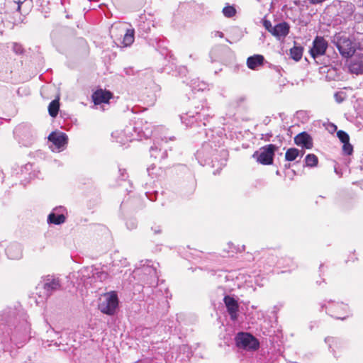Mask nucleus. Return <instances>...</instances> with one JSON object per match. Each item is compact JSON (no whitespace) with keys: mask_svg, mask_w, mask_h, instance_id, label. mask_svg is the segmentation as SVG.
<instances>
[{"mask_svg":"<svg viewBox=\"0 0 363 363\" xmlns=\"http://www.w3.org/2000/svg\"><path fill=\"white\" fill-rule=\"evenodd\" d=\"M145 194H146V196L147 197V199L152 201H154L157 199V191H155L153 193L146 192Z\"/></svg>","mask_w":363,"mask_h":363,"instance_id":"36","label":"nucleus"},{"mask_svg":"<svg viewBox=\"0 0 363 363\" xmlns=\"http://www.w3.org/2000/svg\"><path fill=\"white\" fill-rule=\"evenodd\" d=\"M151 230L154 232L155 234H159L161 233L162 232V229L160 225L152 226L151 228Z\"/></svg>","mask_w":363,"mask_h":363,"instance_id":"40","label":"nucleus"},{"mask_svg":"<svg viewBox=\"0 0 363 363\" xmlns=\"http://www.w3.org/2000/svg\"><path fill=\"white\" fill-rule=\"evenodd\" d=\"M13 133L18 139V143L25 147L31 146L35 142V130L28 123L19 124L15 128Z\"/></svg>","mask_w":363,"mask_h":363,"instance_id":"7","label":"nucleus"},{"mask_svg":"<svg viewBox=\"0 0 363 363\" xmlns=\"http://www.w3.org/2000/svg\"><path fill=\"white\" fill-rule=\"evenodd\" d=\"M174 139H175V138L174 136L169 138V140H174Z\"/></svg>","mask_w":363,"mask_h":363,"instance_id":"50","label":"nucleus"},{"mask_svg":"<svg viewBox=\"0 0 363 363\" xmlns=\"http://www.w3.org/2000/svg\"><path fill=\"white\" fill-rule=\"evenodd\" d=\"M66 211V209L65 207L62 206H57L55 207L52 212H56V214L57 215H60V214H65V212Z\"/></svg>","mask_w":363,"mask_h":363,"instance_id":"35","label":"nucleus"},{"mask_svg":"<svg viewBox=\"0 0 363 363\" xmlns=\"http://www.w3.org/2000/svg\"><path fill=\"white\" fill-rule=\"evenodd\" d=\"M318 158L314 154H308L305 157V165L308 167H314L318 165Z\"/></svg>","mask_w":363,"mask_h":363,"instance_id":"26","label":"nucleus"},{"mask_svg":"<svg viewBox=\"0 0 363 363\" xmlns=\"http://www.w3.org/2000/svg\"><path fill=\"white\" fill-rule=\"evenodd\" d=\"M284 167H285L286 169H289V168H290L291 164H286Z\"/></svg>","mask_w":363,"mask_h":363,"instance_id":"49","label":"nucleus"},{"mask_svg":"<svg viewBox=\"0 0 363 363\" xmlns=\"http://www.w3.org/2000/svg\"><path fill=\"white\" fill-rule=\"evenodd\" d=\"M205 86H206V84H203L201 85V86H200V87L199 88V90H203V89L205 88Z\"/></svg>","mask_w":363,"mask_h":363,"instance_id":"47","label":"nucleus"},{"mask_svg":"<svg viewBox=\"0 0 363 363\" xmlns=\"http://www.w3.org/2000/svg\"><path fill=\"white\" fill-rule=\"evenodd\" d=\"M61 281L58 277L53 275H47L43 277L40 282L36 286L37 293L43 298H49L53 293L60 290Z\"/></svg>","mask_w":363,"mask_h":363,"instance_id":"5","label":"nucleus"},{"mask_svg":"<svg viewBox=\"0 0 363 363\" xmlns=\"http://www.w3.org/2000/svg\"><path fill=\"white\" fill-rule=\"evenodd\" d=\"M211 117L206 101L195 105L194 108L180 116L182 123L191 128L206 126Z\"/></svg>","mask_w":363,"mask_h":363,"instance_id":"2","label":"nucleus"},{"mask_svg":"<svg viewBox=\"0 0 363 363\" xmlns=\"http://www.w3.org/2000/svg\"><path fill=\"white\" fill-rule=\"evenodd\" d=\"M16 345L18 347H22V345H18V343L15 342Z\"/></svg>","mask_w":363,"mask_h":363,"instance_id":"53","label":"nucleus"},{"mask_svg":"<svg viewBox=\"0 0 363 363\" xmlns=\"http://www.w3.org/2000/svg\"><path fill=\"white\" fill-rule=\"evenodd\" d=\"M134 273L136 275L141 276V281L144 284L150 287H155L158 284V275L156 269L150 265L143 266L140 269H136Z\"/></svg>","mask_w":363,"mask_h":363,"instance_id":"12","label":"nucleus"},{"mask_svg":"<svg viewBox=\"0 0 363 363\" xmlns=\"http://www.w3.org/2000/svg\"><path fill=\"white\" fill-rule=\"evenodd\" d=\"M303 48L301 45L297 46L296 43L294 42V46L290 49L291 57L298 62L303 56Z\"/></svg>","mask_w":363,"mask_h":363,"instance_id":"23","label":"nucleus"},{"mask_svg":"<svg viewBox=\"0 0 363 363\" xmlns=\"http://www.w3.org/2000/svg\"><path fill=\"white\" fill-rule=\"evenodd\" d=\"M150 155H151V157H155V158H157V153H158V152H160V150H157V147H155V146H152V147H150Z\"/></svg>","mask_w":363,"mask_h":363,"instance_id":"37","label":"nucleus"},{"mask_svg":"<svg viewBox=\"0 0 363 363\" xmlns=\"http://www.w3.org/2000/svg\"><path fill=\"white\" fill-rule=\"evenodd\" d=\"M118 297L116 291H111L104 294V300L99 304V309L101 313L108 315L115 314L118 307Z\"/></svg>","mask_w":363,"mask_h":363,"instance_id":"8","label":"nucleus"},{"mask_svg":"<svg viewBox=\"0 0 363 363\" xmlns=\"http://www.w3.org/2000/svg\"><path fill=\"white\" fill-rule=\"evenodd\" d=\"M342 150H343L344 153L347 155H351L352 154L353 147L350 143V141H348L347 143H343Z\"/></svg>","mask_w":363,"mask_h":363,"instance_id":"32","label":"nucleus"},{"mask_svg":"<svg viewBox=\"0 0 363 363\" xmlns=\"http://www.w3.org/2000/svg\"><path fill=\"white\" fill-rule=\"evenodd\" d=\"M277 149L278 147L276 145H267L261 147L259 150L255 151L252 155V157L261 164H272L275 152L277 150Z\"/></svg>","mask_w":363,"mask_h":363,"instance_id":"9","label":"nucleus"},{"mask_svg":"<svg viewBox=\"0 0 363 363\" xmlns=\"http://www.w3.org/2000/svg\"><path fill=\"white\" fill-rule=\"evenodd\" d=\"M6 254L11 259H18L22 257V247L19 243H11L5 250Z\"/></svg>","mask_w":363,"mask_h":363,"instance_id":"19","label":"nucleus"},{"mask_svg":"<svg viewBox=\"0 0 363 363\" xmlns=\"http://www.w3.org/2000/svg\"><path fill=\"white\" fill-rule=\"evenodd\" d=\"M334 97H335V101L337 103H341L344 101V97L342 96V93H339V92L335 93Z\"/></svg>","mask_w":363,"mask_h":363,"instance_id":"38","label":"nucleus"},{"mask_svg":"<svg viewBox=\"0 0 363 363\" xmlns=\"http://www.w3.org/2000/svg\"><path fill=\"white\" fill-rule=\"evenodd\" d=\"M235 341L238 348L245 350L255 351L259 347V340L249 333L239 332L235 337Z\"/></svg>","mask_w":363,"mask_h":363,"instance_id":"10","label":"nucleus"},{"mask_svg":"<svg viewBox=\"0 0 363 363\" xmlns=\"http://www.w3.org/2000/svg\"><path fill=\"white\" fill-rule=\"evenodd\" d=\"M216 35L218 36H219L220 38H223V33L222 32H220V31H217L216 32Z\"/></svg>","mask_w":363,"mask_h":363,"instance_id":"45","label":"nucleus"},{"mask_svg":"<svg viewBox=\"0 0 363 363\" xmlns=\"http://www.w3.org/2000/svg\"><path fill=\"white\" fill-rule=\"evenodd\" d=\"M329 127H330L329 131H330V132L335 131L337 130V126L334 124H330L329 125Z\"/></svg>","mask_w":363,"mask_h":363,"instance_id":"43","label":"nucleus"},{"mask_svg":"<svg viewBox=\"0 0 363 363\" xmlns=\"http://www.w3.org/2000/svg\"><path fill=\"white\" fill-rule=\"evenodd\" d=\"M49 141L57 148H63L68 142V137L65 133L52 132L48 136Z\"/></svg>","mask_w":363,"mask_h":363,"instance_id":"16","label":"nucleus"},{"mask_svg":"<svg viewBox=\"0 0 363 363\" xmlns=\"http://www.w3.org/2000/svg\"><path fill=\"white\" fill-rule=\"evenodd\" d=\"M66 18H70L69 15H68V14H67V15L66 16Z\"/></svg>","mask_w":363,"mask_h":363,"instance_id":"54","label":"nucleus"},{"mask_svg":"<svg viewBox=\"0 0 363 363\" xmlns=\"http://www.w3.org/2000/svg\"><path fill=\"white\" fill-rule=\"evenodd\" d=\"M271 121V119L269 116H267L264 118L262 123L263 124H264L265 125H267Z\"/></svg>","mask_w":363,"mask_h":363,"instance_id":"41","label":"nucleus"},{"mask_svg":"<svg viewBox=\"0 0 363 363\" xmlns=\"http://www.w3.org/2000/svg\"><path fill=\"white\" fill-rule=\"evenodd\" d=\"M247 100V97L245 95H242L240 96H238L235 100L234 103L235 104L236 106H240L242 104H244Z\"/></svg>","mask_w":363,"mask_h":363,"instance_id":"34","label":"nucleus"},{"mask_svg":"<svg viewBox=\"0 0 363 363\" xmlns=\"http://www.w3.org/2000/svg\"><path fill=\"white\" fill-rule=\"evenodd\" d=\"M328 48V41L320 35H316L313 41V46L310 49L311 56L318 63V60L325 55Z\"/></svg>","mask_w":363,"mask_h":363,"instance_id":"13","label":"nucleus"},{"mask_svg":"<svg viewBox=\"0 0 363 363\" xmlns=\"http://www.w3.org/2000/svg\"><path fill=\"white\" fill-rule=\"evenodd\" d=\"M91 97L95 105L107 104L112 97V93L109 91L100 89L94 91Z\"/></svg>","mask_w":363,"mask_h":363,"instance_id":"17","label":"nucleus"},{"mask_svg":"<svg viewBox=\"0 0 363 363\" xmlns=\"http://www.w3.org/2000/svg\"><path fill=\"white\" fill-rule=\"evenodd\" d=\"M66 220L65 214H56V212H51L48 216V223L50 224L61 225Z\"/></svg>","mask_w":363,"mask_h":363,"instance_id":"21","label":"nucleus"},{"mask_svg":"<svg viewBox=\"0 0 363 363\" xmlns=\"http://www.w3.org/2000/svg\"><path fill=\"white\" fill-rule=\"evenodd\" d=\"M219 142L215 139L205 142L201 148L197 151L196 157L198 159L203 160L205 164H212L214 166V162L219 160L218 156L225 158L228 155V152L225 149H219Z\"/></svg>","mask_w":363,"mask_h":363,"instance_id":"4","label":"nucleus"},{"mask_svg":"<svg viewBox=\"0 0 363 363\" xmlns=\"http://www.w3.org/2000/svg\"><path fill=\"white\" fill-rule=\"evenodd\" d=\"M95 279L102 281L108 277V274L104 271L96 272L93 274Z\"/></svg>","mask_w":363,"mask_h":363,"instance_id":"30","label":"nucleus"},{"mask_svg":"<svg viewBox=\"0 0 363 363\" xmlns=\"http://www.w3.org/2000/svg\"><path fill=\"white\" fill-rule=\"evenodd\" d=\"M134 29H128L123 36V44L124 46L128 47L133 44L134 42Z\"/></svg>","mask_w":363,"mask_h":363,"instance_id":"24","label":"nucleus"},{"mask_svg":"<svg viewBox=\"0 0 363 363\" xmlns=\"http://www.w3.org/2000/svg\"><path fill=\"white\" fill-rule=\"evenodd\" d=\"M194 189H195V184L194 183L193 186H192V190L194 191Z\"/></svg>","mask_w":363,"mask_h":363,"instance_id":"51","label":"nucleus"},{"mask_svg":"<svg viewBox=\"0 0 363 363\" xmlns=\"http://www.w3.org/2000/svg\"><path fill=\"white\" fill-rule=\"evenodd\" d=\"M165 140V142H167V138L166 137H164V138H162V140Z\"/></svg>","mask_w":363,"mask_h":363,"instance_id":"52","label":"nucleus"},{"mask_svg":"<svg viewBox=\"0 0 363 363\" xmlns=\"http://www.w3.org/2000/svg\"><path fill=\"white\" fill-rule=\"evenodd\" d=\"M294 143L306 149H311L313 147V139L311 136L306 131L298 133L294 138Z\"/></svg>","mask_w":363,"mask_h":363,"instance_id":"18","label":"nucleus"},{"mask_svg":"<svg viewBox=\"0 0 363 363\" xmlns=\"http://www.w3.org/2000/svg\"><path fill=\"white\" fill-rule=\"evenodd\" d=\"M272 137V133L270 132L265 135H262L261 139L264 140L265 141H270Z\"/></svg>","mask_w":363,"mask_h":363,"instance_id":"39","label":"nucleus"},{"mask_svg":"<svg viewBox=\"0 0 363 363\" xmlns=\"http://www.w3.org/2000/svg\"><path fill=\"white\" fill-rule=\"evenodd\" d=\"M126 227L129 230L135 229L138 226V221L135 218H130L125 223Z\"/></svg>","mask_w":363,"mask_h":363,"instance_id":"31","label":"nucleus"},{"mask_svg":"<svg viewBox=\"0 0 363 363\" xmlns=\"http://www.w3.org/2000/svg\"><path fill=\"white\" fill-rule=\"evenodd\" d=\"M60 109V103L57 99L52 100L48 106V113L50 116L55 118L57 116Z\"/></svg>","mask_w":363,"mask_h":363,"instance_id":"25","label":"nucleus"},{"mask_svg":"<svg viewBox=\"0 0 363 363\" xmlns=\"http://www.w3.org/2000/svg\"><path fill=\"white\" fill-rule=\"evenodd\" d=\"M152 133L147 121H144L143 118H138L134 124L126 126L121 133L118 131L113 133L112 137L115 138L117 142L125 143L126 141L140 140L143 138H148Z\"/></svg>","mask_w":363,"mask_h":363,"instance_id":"1","label":"nucleus"},{"mask_svg":"<svg viewBox=\"0 0 363 363\" xmlns=\"http://www.w3.org/2000/svg\"><path fill=\"white\" fill-rule=\"evenodd\" d=\"M227 311L233 321H236L238 318V312L239 311V304L237 300L230 296L226 295L223 298Z\"/></svg>","mask_w":363,"mask_h":363,"instance_id":"14","label":"nucleus"},{"mask_svg":"<svg viewBox=\"0 0 363 363\" xmlns=\"http://www.w3.org/2000/svg\"><path fill=\"white\" fill-rule=\"evenodd\" d=\"M119 172H121V177H122V179H125V178H124V173H125V169H119Z\"/></svg>","mask_w":363,"mask_h":363,"instance_id":"44","label":"nucleus"},{"mask_svg":"<svg viewBox=\"0 0 363 363\" xmlns=\"http://www.w3.org/2000/svg\"><path fill=\"white\" fill-rule=\"evenodd\" d=\"M303 155V152L300 151L297 148L291 147L289 148L285 153V160L289 162H293L296 160L298 157L301 158Z\"/></svg>","mask_w":363,"mask_h":363,"instance_id":"22","label":"nucleus"},{"mask_svg":"<svg viewBox=\"0 0 363 363\" xmlns=\"http://www.w3.org/2000/svg\"><path fill=\"white\" fill-rule=\"evenodd\" d=\"M13 3L17 4V10H20L22 2L20 0H13Z\"/></svg>","mask_w":363,"mask_h":363,"instance_id":"42","label":"nucleus"},{"mask_svg":"<svg viewBox=\"0 0 363 363\" xmlns=\"http://www.w3.org/2000/svg\"><path fill=\"white\" fill-rule=\"evenodd\" d=\"M166 156H167L166 152H162L161 157L164 159L166 157Z\"/></svg>","mask_w":363,"mask_h":363,"instance_id":"48","label":"nucleus"},{"mask_svg":"<svg viewBox=\"0 0 363 363\" xmlns=\"http://www.w3.org/2000/svg\"><path fill=\"white\" fill-rule=\"evenodd\" d=\"M264 57L262 55H254L247 59V65L250 69H256L264 64Z\"/></svg>","mask_w":363,"mask_h":363,"instance_id":"20","label":"nucleus"},{"mask_svg":"<svg viewBox=\"0 0 363 363\" xmlns=\"http://www.w3.org/2000/svg\"><path fill=\"white\" fill-rule=\"evenodd\" d=\"M327 312L330 316L340 320H345L347 315L341 316L343 313L342 312H346L347 306L343 303H331L329 306L325 307Z\"/></svg>","mask_w":363,"mask_h":363,"instance_id":"15","label":"nucleus"},{"mask_svg":"<svg viewBox=\"0 0 363 363\" xmlns=\"http://www.w3.org/2000/svg\"><path fill=\"white\" fill-rule=\"evenodd\" d=\"M332 42L335 45L340 54L344 58L352 57L356 52L352 40L346 35L340 33L333 36Z\"/></svg>","mask_w":363,"mask_h":363,"instance_id":"6","label":"nucleus"},{"mask_svg":"<svg viewBox=\"0 0 363 363\" xmlns=\"http://www.w3.org/2000/svg\"><path fill=\"white\" fill-rule=\"evenodd\" d=\"M18 321V311L16 308H7L0 313V331L4 334L6 333L1 340V342L4 344V350H9L7 345L14 342L12 330L13 328H16Z\"/></svg>","mask_w":363,"mask_h":363,"instance_id":"3","label":"nucleus"},{"mask_svg":"<svg viewBox=\"0 0 363 363\" xmlns=\"http://www.w3.org/2000/svg\"><path fill=\"white\" fill-rule=\"evenodd\" d=\"M262 25L277 40L284 39L290 31V26L286 21L272 26L271 21L264 18L262 19Z\"/></svg>","mask_w":363,"mask_h":363,"instance_id":"11","label":"nucleus"},{"mask_svg":"<svg viewBox=\"0 0 363 363\" xmlns=\"http://www.w3.org/2000/svg\"><path fill=\"white\" fill-rule=\"evenodd\" d=\"M12 49L13 51L17 55H21L24 52V49L23 48L22 45L17 43H13Z\"/></svg>","mask_w":363,"mask_h":363,"instance_id":"33","label":"nucleus"},{"mask_svg":"<svg viewBox=\"0 0 363 363\" xmlns=\"http://www.w3.org/2000/svg\"><path fill=\"white\" fill-rule=\"evenodd\" d=\"M330 340H333V337H326L325 341L328 343H330Z\"/></svg>","mask_w":363,"mask_h":363,"instance_id":"46","label":"nucleus"},{"mask_svg":"<svg viewBox=\"0 0 363 363\" xmlns=\"http://www.w3.org/2000/svg\"><path fill=\"white\" fill-rule=\"evenodd\" d=\"M223 15L226 18H232L236 14V9L233 6L227 5L223 9Z\"/></svg>","mask_w":363,"mask_h":363,"instance_id":"28","label":"nucleus"},{"mask_svg":"<svg viewBox=\"0 0 363 363\" xmlns=\"http://www.w3.org/2000/svg\"><path fill=\"white\" fill-rule=\"evenodd\" d=\"M337 136L342 143H345L350 141L349 135L344 130H340L337 132Z\"/></svg>","mask_w":363,"mask_h":363,"instance_id":"29","label":"nucleus"},{"mask_svg":"<svg viewBox=\"0 0 363 363\" xmlns=\"http://www.w3.org/2000/svg\"><path fill=\"white\" fill-rule=\"evenodd\" d=\"M350 69L352 73L356 74L363 73V63L359 62H353L350 65Z\"/></svg>","mask_w":363,"mask_h":363,"instance_id":"27","label":"nucleus"}]
</instances>
